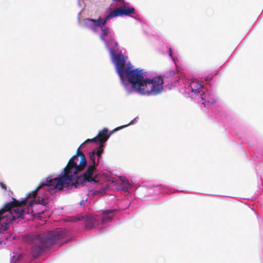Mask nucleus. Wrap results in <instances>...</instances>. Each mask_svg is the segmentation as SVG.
I'll return each mask as SVG.
<instances>
[{"mask_svg": "<svg viewBox=\"0 0 263 263\" xmlns=\"http://www.w3.org/2000/svg\"><path fill=\"white\" fill-rule=\"evenodd\" d=\"M125 76L132 88L139 94L156 96L163 91L164 80L161 77H155L152 79H144L143 70H132L129 67H126Z\"/></svg>", "mask_w": 263, "mask_h": 263, "instance_id": "f257e3e1", "label": "nucleus"}, {"mask_svg": "<svg viewBox=\"0 0 263 263\" xmlns=\"http://www.w3.org/2000/svg\"><path fill=\"white\" fill-rule=\"evenodd\" d=\"M87 161L85 155L81 151L79 147L76 154L68 161V162L64 168V174L62 173L59 177L52 178L51 177L47 178V184L51 185L56 191H60L64 187H68L72 183V174H77L82 171L86 167Z\"/></svg>", "mask_w": 263, "mask_h": 263, "instance_id": "f03ea898", "label": "nucleus"}, {"mask_svg": "<svg viewBox=\"0 0 263 263\" xmlns=\"http://www.w3.org/2000/svg\"><path fill=\"white\" fill-rule=\"evenodd\" d=\"M68 231L61 230L50 231L46 233L36 235L32 238L31 254L33 259L37 258L47 248L55 243L63 244L68 242Z\"/></svg>", "mask_w": 263, "mask_h": 263, "instance_id": "7ed1b4c3", "label": "nucleus"}, {"mask_svg": "<svg viewBox=\"0 0 263 263\" xmlns=\"http://www.w3.org/2000/svg\"><path fill=\"white\" fill-rule=\"evenodd\" d=\"M41 190V187L36 189L35 191L28 195L24 199L19 201L14 198L12 197V201L5 204L4 208L0 210V224L1 230L6 231L9 228L10 222L15 220L16 218H22L25 211L24 206L26 205V201L31 196L35 197L37 191Z\"/></svg>", "mask_w": 263, "mask_h": 263, "instance_id": "20e7f679", "label": "nucleus"}, {"mask_svg": "<svg viewBox=\"0 0 263 263\" xmlns=\"http://www.w3.org/2000/svg\"><path fill=\"white\" fill-rule=\"evenodd\" d=\"M135 12L134 8L127 7H119L111 11L103 20H102V25L103 27H105L107 21L110 18L118 16L129 15L130 14H134Z\"/></svg>", "mask_w": 263, "mask_h": 263, "instance_id": "39448f33", "label": "nucleus"}, {"mask_svg": "<svg viewBox=\"0 0 263 263\" xmlns=\"http://www.w3.org/2000/svg\"><path fill=\"white\" fill-rule=\"evenodd\" d=\"M114 60L116 64V71L120 76L123 85H124L125 87H126L127 82L125 80L124 75L126 68H123L125 65V61L123 55L121 54H117L115 55L114 56Z\"/></svg>", "mask_w": 263, "mask_h": 263, "instance_id": "423d86ee", "label": "nucleus"}, {"mask_svg": "<svg viewBox=\"0 0 263 263\" xmlns=\"http://www.w3.org/2000/svg\"><path fill=\"white\" fill-rule=\"evenodd\" d=\"M47 181L45 183H43L42 184H41L37 189L41 187V190H39L37 192V193H42V192L45 190V189H43V187L45 186L47 187V189L46 190V193L44 194L43 197H39V198L37 199H34L33 201L35 202V204H41L42 205H46L47 204L46 202L44 201V199H48L50 196V190H52L53 191H54V192H57L58 191H56L55 189H54L51 186V185H48L46 184ZM36 196L35 197L31 196L30 197H33L35 198Z\"/></svg>", "mask_w": 263, "mask_h": 263, "instance_id": "0eeeda50", "label": "nucleus"}, {"mask_svg": "<svg viewBox=\"0 0 263 263\" xmlns=\"http://www.w3.org/2000/svg\"><path fill=\"white\" fill-rule=\"evenodd\" d=\"M126 126H127V125L118 127L112 130H110L109 132V134H108V130L106 128H104L102 130L100 131L98 135L95 137L97 142H99L100 144H103L114 132Z\"/></svg>", "mask_w": 263, "mask_h": 263, "instance_id": "6e6552de", "label": "nucleus"}, {"mask_svg": "<svg viewBox=\"0 0 263 263\" xmlns=\"http://www.w3.org/2000/svg\"><path fill=\"white\" fill-rule=\"evenodd\" d=\"M96 170V167L94 165H90L85 173L83 174L84 176V177L86 178L87 182L90 183H96L97 182L96 178L97 176L96 175L95 177H92V175L95 171Z\"/></svg>", "mask_w": 263, "mask_h": 263, "instance_id": "1a4fd4ad", "label": "nucleus"}, {"mask_svg": "<svg viewBox=\"0 0 263 263\" xmlns=\"http://www.w3.org/2000/svg\"><path fill=\"white\" fill-rule=\"evenodd\" d=\"M115 210H106L102 212V216L101 218V222L105 223L111 221L114 217V212Z\"/></svg>", "mask_w": 263, "mask_h": 263, "instance_id": "9d476101", "label": "nucleus"}, {"mask_svg": "<svg viewBox=\"0 0 263 263\" xmlns=\"http://www.w3.org/2000/svg\"><path fill=\"white\" fill-rule=\"evenodd\" d=\"M191 87L192 91L198 94L200 92V91L203 87V85L201 81H195L192 82Z\"/></svg>", "mask_w": 263, "mask_h": 263, "instance_id": "9b49d317", "label": "nucleus"}, {"mask_svg": "<svg viewBox=\"0 0 263 263\" xmlns=\"http://www.w3.org/2000/svg\"><path fill=\"white\" fill-rule=\"evenodd\" d=\"M74 174H72V183L70 184V185H74L75 187H77L78 185L80 184L84 185V183L86 182H87V180H86V179L85 177H84V176L83 175L81 176H78L76 178V180L74 182H73V175Z\"/></svg>", "mask_w": 263, "mask_h": 263, "instance_id": "f8f14e48", "label": "nucleus"}, {"mask_svg": "<svg viewBox=\"0 0 263 263\" xmlns=\"http://www.w3.org/2000/svg\"><path fill=\"white\" fill-rule=\"evenodd\" d=\"M93 22H95V19L85 18L83 20V27L95 30Z\"/></svg>", "mask_w": 263, "mask_h": 263, "instance_id": "ddd939ff", "label": "nucleus"}, {"mask_svg": "<svg viewBox=\"0 0 263 263\" xmlns=\"http://www.w3.org/2000/svg\"><path fill=\"white\" fill-rule=\"evenodd\" d=\"M101 29L102 30V34L100 36V38L102 41L106 42L105 37L107 36L110 32L109 28L108 27H102Z\"/></svg>", "mask_w": 263, "mask_h": 263, "instance_id": "4468645a", "label": "nucleus"}, {"mask_svg": "<svg viewBox=\"0 0 263 263\" xmlns=\"http://www.w3.org/2000/svg\"><path fill=\"white\" fill-rule=\"evenodd\" d=\"M89 159L90 161L92 163L91 165H94L96 167L98 165L99 160L98 159L97 162H96L95 161V151H93L89 153Z\"/></svg>", "mask_w": 263, "mask_h": 263, "instance_id": "2eb2a0df", "label": "nucleus"}, {"mask_svg": "<svg viewBox=\"0 0 263 263\" xmlns=\"http://www.w3.org/2000/svg\"><path fill=\"white\" fill-rule=\"evenodd\" d=\"M103 144H100L99 146L97 148V151H95V155H96L98 157L99 159L101 156V154L103 152Z\"/></svg>", "mask_w": 263, "mask_h": 263, "instance_id": "dca6fc26", "label": "nucleus"}, {"mask_svg": "<svg viewBox=\"0 0 263 263\" xmlns=\"http://www.w3.org/2000/svg\"><path fill=\"white\" fill-rule=\"evenodd\" d=\"M22 257V256L20 254L17 255L16 253H13V255L12 256V260L11 263H16V262L20 261L21 258Z\"/></svg>", "mask_w": 263, "mask_h": 263, "instance_id": "f3484780", "label": "nucleus"}, {"mask_svg": "<svg viewBox=\"0 0 263 263\" xmlns=\"http://www.w3.org/2000/svg\"><path fill=\"white\" fill-rule=\"evenodd\" d=\"M94 23V27H95V28L96 27H99L100 28H101L102 27V19H101V17L100 16L99 17V18L97 19V20H95V22Z\"/></svg>", "mask_w": 263, "mask_h": 263, "instance_id": "a211bd4d", "label": "nucleus"}, {"mask_svg": "<svg viewBox=\"0 0 263 263\" xmlns=\"http://www.w3.org/2000/svg\"><path fill=\"white\" fill-rule=\"evenodd\" d=\"M87 142H97L96 137H95L92 139H88L86 141H85V142L81 144V145L80 146V147H81L85 143H87Z\"/></svg>", "mask_w": 263, "mask_h": 263, "instance_id": "6ab92c4d", "label": "nucleus"}, {"mask_svg": "<svg viewBox=\"0 0 263 263\" xmlns=\"http://www.w3.org/2000/svg\"><path fill=\"white\" fill-rule=\"evenodd\" d=\"M0 186L2 189H3L5 191L7 190L6 185L3 182H0Z\"/></svg>", "mask_w": 263, "mask_h": 263, "instance_id": "aec40b11", "label": "nucleus"}, {"mask_svg": "<svg viewBox=\"0 0 263 263\" xmlns=\"http://www.w3.org/2000/svg\"><path fill=\"white\" fill-rule=\"evenodd\" d=\"M127 93L128 94H130L132 93V90H127Z\"/></svg>", "mask_w": 263, "mask_h": 263, "instance_id": "412c9836", "label": "nucleus"}, {"mask_svg": "<svg viewBox=\"0 0 263 263\" xmlns=\"http://www.w3.org/2000/svg\"><path fill=\"white\" fill-rule=\"evenodd\" d=\"M175 74V72L174 71H171V74Z\"/></svg>", "mask_w": 263, "mask_h": 263, "instance_id": "4be33fe9", "label": "nucleus"}, {"mask_svg": "<svg viewBox=\"0 0 263 263\" xmlns=\"http://www.w3.org/2000/svg\"><path fill=\"white\" fill-rule=\"evenodd\" d=\"M115 46H118V43H117V42H115Z\"/></svg>", "mask_w": 263, "mask_h": 263, "instance_id": "5701e85b", "label": "nucleus"}, {"mask_svg": "<svg viewBox=\"0 0 263 263\" xmlns=\"http://www.w3.org/2000/svg\"><path fill=\"white\" fill-rule=\"evenodd\" d=\"M202 104H203V105H204V106H205V102H202Z\"/></svg>", "mask_w": 263, "mask_h": 263, "instance_id": "b1692460", "label": "nucleus"}, {"mask_svg": "<svg viewBox=\"0 0 263 263\" xmlns=\"http://www.w3.org/2000/svg\"><path fill=\"white\" fill-rule=\"evenodd\" d=\"M209 79L208 78H206L205 81H208Z\"/></svg>", "mask_w": 263, "mask_h": 263, "instance_id": "393cba45", "label": "nucleus"}]
</instances>
